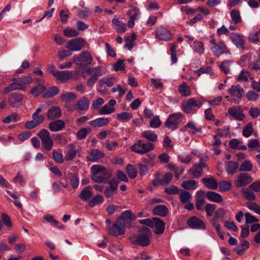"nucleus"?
Instances as JSON below:
<instances>
[{
    "mask_svg": "<svg viewBox=\"0 0 260 260\" xmlns=\"http://www.w3.org/2000/svg\"><path fill=\"white\" fill-rule=\"evenodd\" d=\"M46 89V87L42 84H39L38 86L34 87L30 91V93L34 95L37 96L43 93Z\"/></svg>",
    "mask_w": 260,
    "mask_h": 260,
    "instance_id": "obj_48",
    "label": "nucleus"
},
{
    "mask_svg": "<svg viewBox=\"0 0 260 260\" xmlns=\"http://www.w3.org/2000/svg\"><path fill=\"white\" fill-rule=\"evenodd\" d=\"M104 156V153L97 149L92 150L89 156H87V159L90 161H96Z\"/></svg>",
    "mask_w": 260,
    "mask_h": 260,
    "instance_id": "obj_33",
    "label": "nucleus"
},
{
    "mask_svg": "<svg viewBox=\"0 0 260 260\" xmlns=\"http://www.w3.org/2000/svg\"><path fill=\"white\" fill-rule=\"evenodd\" d=\"M130 18L137 20L140 15V11L136 7H132L127 12Z\"/></svg>",
    "mask_w": 260,
    "mask_h": 260,
    "instance_id": "obj_51",
    "label": "nucleus"
},
{
    "mask_svg": "<svg viewBox=\"0 0 260 260\" xmlns=\"http://www.w3.org/2000/svg\"><path fill=\"white\" fill-rule=\"evenodd\" d=\"M77 105L79 110L86 111L89 108V100L85 96H83L78 101Z\"/></svg>",
    "mask_w": 260,
    "mask_h": 260,
    "instance_id": "obj_36",
    "label": "nucleus"
},
{
    "mask_svg": "<svg viewBox=\"0 0 260 260\" xmlns=\"http://www.w3.org/2000/svg\"><path fill=\"white\" fill-rule=\"evenodd\" d=\"M253 131L252 123L249 122L243 127L242 134L245 137L248 138L252 134Z\"/></svg>",
    "mask_w": 260,
    "mask_h": 260,
    "instance_id": "obj_46",
    "label": "nucleus"
},
{
    "mask_svg": "<svg viewBox=\"0 0 260 260\" xmlns=\"http://www.w3.org/2000/svg\"><path fill=\"white\" fill-rule=\"evenodd\" d=\"M61 99L66 103H69L76 99L77 96L73 92H67L61 95Z\"/></svg>",
    "mask_w": 260,
    "mask_h": 260,
    "instance_id": "obj_57",
    "label": "nucleus"
},
{
    "mask_svg": "<svg viewBox=\"0 0 260 260\" xmlns=\"http://www.w3.org/2000/svg\"><path fill=\"white\" fill-rule=\"evenodd\" d=\"M239 168V164L236 161H229L225 165V169L227 173L231 175L236 173Z\"/></svg>",
    "mask_w": 260,
    "mask_h": 260,
    "instance_id": "obj_26",
    "label": "nucleus"
},
{
    "mask_svg": "<svg viewBox=\"0 0 260 260\" xmlns=\"http://www.w3.org/2000/svg\"><path fill=\"white\" fill-rule=\"evenodd\" d=\"M233 62L231 60H224L223 61L219 66L221 71L223 72L225 74H228L230 73L231 67Z\"/></svg>",
    "mask_w": 260,
    "mask_h": 260,
    "instance_id": "obj_42",
    "label": "nucleus"
},
{
    "mask_svg": "<svg viewBox=\"0 0 260 260\" xmlns=\"http://www.w3.org/2000/svg\"><path fill=\"white\" fill-rule=\"evenodd\" d=\"M91 132L90 128H82L78 131L76 134V136L79 139H83L86 137Z\"/></svg>",
    "mask_w": 260,
    "mask_h": 260,
    "instance_id": "obj_52",
    "label": "nucleus"
},
{
    "mask_svg": "<svg viewBox=\"0 0 260 260\" xmlns=\"http://www.w3.org/2000/svg\"><path fill=\"white\" fill-rule=\"evenodd\" d=\"M252 168V164L250 160H245L240 166L239 171V172H249L251 170Z\"/></svg>",
    "mask_w": 260,
    "mask_h": 260,
    "instance_id": "obj_47",
    "label": "nucleus"
},
{
    "mask_svg": "<svg viewBox=\"0 0 260 260\" xmlns=\"http://www.w3.org/2000/svg\"><path fill=\"white\" fill-rule=\"evenodd\" d=\"M69 180L71 185L74 189H77L79 184V179L78 176L74 173H69Z\"/></svg>",
    "mask_w": 260,
    "mask_h": 260,
    "instance_id": "obj_39",
    "label": "nucleus"
},
{
    "mask_svg": "<svg viewBox=\"0 0 260 260\" xmlns=\"http://www.w3.org/2000/svg\"><path fill=\"white\" fill-rule=\"evenodd\" d=\"M155 35L156 38L160 40L168 41L172 38V34L167 28L160 26L155 31Z\"/></svg>",
    "mask_w": 260,
    "mask_h": 260,
    "instance_id": "obj_11",
    "label": "nucleus"
},
{
    "mask_svg": "<svg viewBox=\"0 0 260 260\" xmlns=\"http://www.w3.org/2000/svg\"><path fill=\"white\" fill-rule=\"evenodd\" d=\"M48 119L52 120L59 118L61 116V111L59 107L53 106L50 108L47 113Z\"/></svg>",
    "mask_w": 260,
    "mask_h": 260,
    "instance_id": "obj_22",
    "label": "nucleus"
},
{
    "mask_svg": "<svg viewBox=\"0 0 260 260\" xmlns=\"http://www.w3.org/2000/svg\"><path fill=\"white\" fill-rule=\"evenodd\" d=\"M58 92L57 87L53 86L48 90L43 95V97L45 99L50 98L55 95Z\"/></svg>",
    "mask_w": 260,
    "mask_h": 260,
    "instance_id": "obj_55",
    "label": "nucleus"
},
{
    "mask_svg": "<svg viewBox=\"0 0 260 260\" xmlns=\"http://www.w3.org/2000/svg\"><path fill=\"white\" fill-rule=\"evenodd\" d=\"M64 126V122L61 119H58L50 122L48 127L51 131L56 132L61 131Z\"/></svg>",
    "mask_w": 260,
    "mask_h": 260,
    "instance_id": "obj_20",
    "label": "nucleus"
},
{
    "mask_svg": "<svg viewBox=\"0 0 260 260\" xmlns=\"http://www.w3.org/2000/svg\"><path fill=\"white\" fill-rule=\"evenodd\" d=\"M76 154L77 151L75 148L72 145L65 156V159L68 161L71 160L76 157Z\"/></svg>",
    "mask_w": 260,
    "mask_h": 260,
    "instance_id": "obj_60",
    "label": "nucleus"
},
{
    "mask_svg": "<svg viewBox=\"0 0 260 260\" xmlns=\"http://www.w3.org/2000/svg\"><path fill=\"white\" fill-rule=\"evenodd\" d=\"M141 135L143 138L146 139L149 141L148 142H154L157 140V135L152 131H144L142 133Z\"/></svg>",
    "mask_w": 260,
    "mask_h": 260,
    "instance_id": "obj_32",
    "label": "nucleus"
},
{
    "mask_svg": "<svg viewBox=\"0 0 260 260\" xmlns=\"http://www.w3.org/2000/svg\"><path fill=\"white\" fill-rule=\"evenodd\" d=\"M121 218H118L112 226L109 229V233L110 235L118 236L124 234L125 229V224L122 222Z\"/></svg>",
    "mask_w": 260,
    "mask_h": 260,
    "instance_id": "obj_7",
    "label": "nucleus"
},
{
    "mask_svg": "<svg viewBox=\"0 0 260 260\" xmlns=\"http://www.w3.org/2000/svg\"><path fill=\"white\" fill-rule=\"evenodd\" d=\"M86 72L88 75L96 79L103 75L102 67L101 66H96L92 68L87 67Z\"/></svg>",
    "mask_w": 260,
    "mask_h": 260,
    "instance_id": "obj_24",
    "label": "nucleus"
},
{
    "mask_svg": "<svg viewBox=\"0 0 260 260\" xmlns=\"http://www.w3.org/2000/svg\"><path fill=\"white\" fill-rule=\"evenodd\" d=\"M168 209L164 205H159L153 208L152 213L154 215L165 217L168 213Z\"/></svg>",
    "mask_w": 260,
    "mask_h": 260,
    "instance_id": "obj_27",
    "label": "nucleus"
},
{
    "mask_svg": "<svg viewBox=\"0 0 260 260\" xmlns=\"http://www.w3.org/2000/svg\"><path fill=\"white\" fill-rule=\"evenodd\" d=\"M117 118L120 120H129L133 117V114L125 112L119 113L117 115Z\"/></svg>",
    "mask_w": 260,
    "mask_h": 260,
    "instance_id": "obj_63",
    "label": "nucleus"
},
{
    "mask_svg": "<svg viewBox=\"0 0 260 260\" xmlns=\"http://www.w3.org/2000/svg\"><path fill=\"white\" fill-rule=\"evenodd\" d=\"M92 61V57L88 51L83 52L79 57H77L74 59L75 62L77 64H81L82 62H85L87 64H90Z\"/></svg>",
    "mask_w": 260,
    "mask_h": 260,
    "instance_id": "obj_18",
    "label": "nucleus"
},
{
    "mask_svg": "<svg viewBox=\"0 0 260 260\" xmlns=\"http://www.w3.org/2000/svg\"><path fill=\"white\" fill-rule=\"evenodd\" d=\"M63 34L68 38L74 37L78 36L79 31L72 28H67L63 30Z\"/></svg>",
    "mask_w": 260,
    "mask_h": 260,
    "instance_id": "obj_54",
    "label": "nucleus"
},
{
    "mask_svg": "<svg viewBox=\"0 0 260 260\" xmlns=\"http://www.w3.org/2000/svg\"><path fill=\"white\" fill-rule=\"evenodd\" d=\"M132 151L138 154H144L154 149V145L152 143L145 142L144 140H138L131 147Z\"/></svg>",
    "mask_w": 260,
    "mask_h": 260,
    "instance_id": "obj_3",
    "label": "nucleus"
},
{
    "mask_svg": "<svg viewBox=\"0 0 260 260\" xmlns=\"http://www.w3.org/2000/svg\"><path fill=\"white\" fill-rule=\"evenodd\" d=\"M229 93L237 98H241L244 93V89L239 85H233L228 89Z\"/></svg>",
    "mask_w": 260,
    "mask_h": 260,
    "instance_id": "obj_19",
    "label": "nucleus"
},
{
    "mask_svg": "<svg viewBox=\"0 0 260 260\" xmlns=\"http://www.w3.org/2000/svg\"><path fill=\"white\" fill-rule=\"evenodd\" d=\"M187 128L190 129V130L189 131V132L192 134H195L197 132L200 131V129L196 127L193 121H189L187 124L182 128V130L186 131Z\"/></svg>",
    "mask_w": 260,
    "mask_h": 260,
    "instance_id": "obj_56",
    "label": "nucleus"
},
{
    "mask_svg": "<svg viewBox=\"0 0 260 260\" xmlns=\"http://www.w3.org/2000/svg\"><path fill=\"white\" fill-rule=\"evenodd\" d=\"M86 44L83 39L79 38L68 42L66 47L71 51H78L84 48Z\"/></svg>",
    "mask_w": 260,
    "mask_h": 260,
    "instance_id": "obj_8",
    "label": "nucleus"
},
{
    "mask_svg": "<svg viewBox=\"0 0 260 260\" xmlns=\"http://www.w3.org/2000/svg\"><path fill=\"white\" fill-rule=\"evenodd\" d=\"M187 174L193 178H198L202 175L203 170L200 167L195 165L193 168L188 170Z\"/></svg>",
    "mask_w": 260,
    "mask_h": 260,
    "instance_id": "obj_35",
    "label": "nucleus"
},
{
    "mask_svg": "<svg viewBox=\"0 0 260 260\" xmlns=\"http://www.w3.org/2000/svg\"><path fill=\"white\" fill-rule=\"evenodd\" d=\"M181 186L185 189H195L197 187V182L193 180L183 181L181 183Z\"/></svg>",
    "mask_w": 260,
    "mask_h": 260,
    "instance_id": "obj_38",
    "label": "nucleus"
},
{
    "mask_svg": "<svg viewBox=\"0 0 260 260\" xmlns=\"http://www.w3.org/2000/svg\"><path fill=\"white\" fill-rule=\"evenodd\" d=\"M205 211L208 216H212L216 209V205L211 203H207L206 205Z\"/></svg>",
    "mask_w": 260,
    "mask_h": 260,
    "instance_id": "obj_62",
    "label": "nucleus"
},
{
    "mask_svg": "<svg viewBox=\"0 0 260 260\" xmlns=\"http://www.w3.org/2000/svg\"><path fill=\"white\" fill-rule=\"evenodd\" d=\"M114 111L115 109L113 107H111L109 105L106 104L99 110V114L101 115L110 114Z\"/></svg>",
    "mask_w": 260,
    "mask_h": 260,
    "instance_id": "obj_59",
    "label": "nucleus"
},
{
    "mask_svg": "<svg viewBox=\"0 0 260 260\" xmlns=\"http://www.w3.org/2000/svg\"><path fill=\"white\" fill-rule=\"evenodd\" d=\"M50 73H52L57 80L62 82H66L73 77V72L68 70H50Z\"/></svg>",
    "mask_w": 260,
    "mask_h": 260,
    "instance_id": "obj_9",
    "label": "nucleus"
},
{
    "mask_svg": "<svg viewBox=\"0 0 260 260\" xmlns=\"http://www.w3.org/2000/svg\"><path fill=\"white\" fill-rule=\"evenodd\" d=\"M41 139L44 148L47 151H50L53 145V140L50 137V133L46 129H42L38 134Z\"/></svg>",
    "mask_w": 260,
    "mask_h": 260,
    "instance_id": "obj_6",
    "label": "nucleus"
},
{
    "mask_svg": "<svg viewBox=\"0 0 260 260\" xmlns=\"http://www.w3.org/2000/svg\"><path fill=\"white\" fill-rule=\"evenodd\" d=\"M183 116L181 113L170 114L165 123V126L172 131L176 129L181 122Z\"/></svg>",
    "mask_w": 260,
    "mask_h": 260,
    "instance_id": "obj_4",
    "label": "nucleus"
},
{
    "mask_svg": "<svg viewBox=\"0 0 260 260\" xmlns=\"http://www.w3.org/2000/svg\"><path fill=\"white\" fill-rule=\"evenodd\" d=\"M230 37L232 42L237 48H244L245 41L242 36L237 32H234L230 34Z\"/></svg>",
    "mask_w": 260,
    "mask_h": 260,
    "instance_id": "obj_17",
    "label": "nucleus"
},
{
    "mask_svg": "<svg viewBox=\"0 0 260 260\" xmlns=\"http://www.w3.org/2000/svg\"><path fill=\"white\" fill-rule=\"evenodd\" d=\"M180 199L182 203H187L191 199V194L187 191L182 190L180 194Z\"/></svg>",
    "mask_w": 260,
    "mask_h": 260,
    "instance_id": "obj_49",
    "label": "nucleus"
},
{
    "mask_svg": "<svg viewBox=\"0 0 260 260\" xmlns=\"http://www.w3.org/2000/svg\"><path fill=\"white\" fill-rule=\"evenodd\" d=\"M252 181V177L247 173H242L237 176V179L235 182V185L237 187L246 186Z\"/></svg>",
    "mask_w": 260,
    "mask_h": 260,
    "instance_id": "obj_13",
    "label": "nucleus"
},
{
    "mask_svg": "<svg viewBox=\"0 0 260 260\" xmlns=\"http://www.w3.org/2000/svg\"><path fill=\"white\" fill-rule=\"evenodd\" d=\"M187 224L191 229L204 230L206 228L204 222L196 216L189 218L187 221Z\"/></svg>",
    "mask_w": 260,
    "mask_h": 260,
    "instance_id": "obj_15",
    "label": "nucleus"
},
{
    "mask_svg": "<svg viewBox=\"0 0 260 260\" xmlns=\"http://www.w3.org/2000/svg\"><path fill=\"white\" fill-rule=\"evenodd\" d=\"M52 156L54 160L58 163L62 164L63 162V157L61 153L57 152L54 150L52 151Z\"/></svg>",
    "mask_w": 260,
    "mask_h": 260,
    "instance_id": "obj_64",
    "label": "nucleus"
},
{
    "mask_svg": "<svg viewBox=\"0 0 260 260\" xmlns=\"http://www.w3.org/2000/svg\"><path fill=\"white\" fill-rule=\"evenodd\" d=\"M211 50L214 55L217 57L220 56L223 54H228L230 52L228 47L223 41L219 42L218 44L215 45V46H212L211 47Z\"/></svg>",
    "mask_w": 260,
    "mask_h": 260,
    "instance_id": "obj_12",
    "label": "nucleus"
},
{
    "mask_svg": "<svg viewBox=\"0 0 260 260\" xmlns=\"http://www.w3.org/2000/svg\"><path fill=\"white\" fill-rule=\"evenodd\" d=\"M207 198L210 201L220 203L223 200L222 197L219 193L213 191H208L206 194Z\"/></svg>",
    "mask_w": 260,
    "mask_h": 260,
    "instance_id": "obj_28",
    "label": "nucleus"
},
{
    "mask_svg": "<svg viewBox=\"0 0 260 260\" xmlns=\"http://www.w3.org/2000/svg\"><path fill=\"white\" fill-rule=\"evenodd\" d=\"M242 193L243 194V196L247 200L252 201L255 198V196L252 191L248 188H243L241 190Z\"/></svg>",
    "mask_w": 260,
    "mask_h": 260,
    "instance_id": "obj_50",
    "label": "nucleus"
},
{
    "mask_svg": "<svg viewBox=\"0 0 260 260\" xmlns=\"http://www.w3.org/2000/svg\"><path fill=\"white\" fill-rule=\"evenodd\" d=\"M173 176L170 173H167L160 181V184L163 186L168 184L172 180Z\"/></svg>",
    "mask_w": 260,
    "mask_h": 260,
    "instance_id": "obj_61",
    "label": "nucleus"
},
{
    "mask_svg": "<svg viewBox=\"0 0 260 260\" xmlns=\"http://www.w3.org/2000/svg\"><path fill=\"white\" fill-rule=\"evenodd\" d=\"M112 24L114 26H117L116 29L117 33H124L126 29V25L125 23L118 20L115 16L112 20Z\"/></svg>",
    "mask_w": 260,
    "mask_h": 260,
    "instance_id": "obj_31",
    "label": "nucleus"
},
{
    "mask_svg": "<svg viewBox=\"0 0 260 260\" xmlns=\"http://www.w3.org/2000/svg\"><path fill=\"white\" fill-rule=\"evenodd\" d=\"M91 179L96 183H106L112 173L110 170L100 165H94L91 167Z\"/></svg>",
    "mask_w": 260,
    "mask_h": 260,
    "instance_id": "obj_2",
    "label": "nucleus"
},
{
    "mask_svg": "<svg viewBox=\"0 0 260 260\" xmlns=\"http://www.w3.org/2000/svg\"><path fill=\"white\" fill-rule=\"evenodd\" d=\"M153 223L155 229V233L158 235L162 234L165 226L163 221L158 218H154Z\"/></svg>",
    "mask_w": 260,
    "mask_h": 260,
    "instance_id": "obj_29",
    "label": "nucleus"
},
{
    "mask_svg": "<svg viewBox=\"0 0 260 260\" xmlns=\"http://www.w3.org/2000/svg\"><path fill=\"white\" fill-rule=\"evenodd\" d=\"M93 195L92 189L90 186L84 187L79 194L80 199L82 201L88 200Z\"/></svg>",
    "mask_w": 260,
    "mask_h": 260,
    "instance_id": "obj_30",
    "label": "nucleus"
},
{
    "mask_svg": "<svg viewBox=\"0 0 260 260\" xmlns=\"http://www.w3.org/2000/svg\"><path fill=\"white\" fill-rule=\"evenodd\" d=\"M23 95L19 92H14L9 95L8 102L13 108H19L22 105Z\"/></svg>",
    "mask_w": 260,
    "mask_h": 260,
    "instance_id": "obj_10",
    "label": "nucleus"
},
{
    "mask_svg": "<svg viewBox=\"0 0 260 260\" xmlns=\"http://www.w3.org/2000/svg\"><path fill=\"white\" fill-rule=\"evenodd\" d=\"M192 47L193 51L198 54H201L204 52V45L201 42L194 41Z\"/></svg>",
    "mask_w": 260,
    "mask_h": 260,
    "instance_id": "obj_43",
    "label": "nucleus"
},
{
    "mask_svg": "<svg viewBox=\"0 0 260 260\" xmlns=\"http://www.w3.org/2000/svg\"><path fill=\"white\" fill-rule=\"evenodd\" d=\"M116 78L114 77H105L100 79L99 81V86L102 88V86L106 85L108 87H111L116 81Z\"/></svg>",
    "mask_w": 260,
    "mask_h": 260,
    "instance_id": "obj_34",
    "label": "nucleus"
},
{
    "mask_svg": "<svg viewBox=\"0 0 260 260\" xmlns=\"http://www.w3.org/2000/svg\"><path fill=\"white\" fill-rule=\"evenodd\" d=\"M246 207L251 211L260 215V206L254 202H247Z\"/></svg>",
    "mask_w": 260,
    "mask_h": 260,
    "instance_id": "obj_58",
    "label": "nucleus"
},
{
    "mask_svg": "<svg viewBox=\"0 0 260 260\" xmlns=\"http://www.w3.org/2000/svg\"><path fill=\"white\" fill-rule=\"evenodd\" d=\"M110 187L107 188L105 191V194L107 198H111L115 193L118 188V182L114 179L109 181Z\"/></svg>",
    "mask_w": 260,
    "mask_h": 260,
    "instance_id": "obj_21",
    "label": "nucleus"
},
{
    "mask_svg": "<svg viewBox=\"0 0 260 260\" xmlns=\"http://www.w3.org/2000/svg\"><path fill=\"white\" fill-rule=\"evenodd\" d=\"M126 171L130 178L134 179L137 174V169L132 165H129L126 168Z\"/></svg>",
    "mask_w": 260,
    "mask_h": 260,
    "instance_id": "obj_53",
    "label": "nucleus"
},
{
    "mask_svg": "<svg viewBox=\"0 0 260 260\" xmlns=\"http://www.w3.org/2000/svg\"><path fill=\"white\" fill-rule=\"evenodd\" d=\"M110 119L108 118L100 117L94 120L90 121L89 124L94 127H100L108 124Z\"/></svg>",
    "mask_w": 260,
    "mask_h": 260,
    "instance_id": "obj_23",
    "label": "nucleus"
},
{
    "mask_svg": "<svg viewBox=\"0 0 260 260\" xmlns=\"http://www.w3.org/2000/svg\"><path fill=\"white\" fill-rule=\"evenodd\" d=\"M228 114L238 121H243L245 116L240 108H237L235 106L228 109Z\"/></svg>",
    "mask_w": 260,
    "mask_h": 260,
    "instance_id": "obj_16",
    "label": "nucleus"
},
{
    "mask_svg": "<svg viewBox=\"0 0 260 260\" xmlns=\"http://www.w3.org/2000/svg\"><path fill=\"white\" fill-rule=\"evenodd\" d=\"M202 105L203 103L201 101H197L194 98H190L182 102V109L187 114L194 113L197 111L195 108L199 109Z\"/></svg>",
    "mask_w": 260,
    "mask_h": 260,
    "instance_id": "obj_5",
    "label": "nucleus"
},
{
    "mask_svg": "<svg viewBox=\"0 0 260 260\" xmlns=\"http://www.w3.org/2000/svg\"><path fill=\"white\" fill-rule=\"evenodd\" d=\"M104 202L103 196L100 194L96 195L93 197L88 203V205L90 207H94L98 206Z\"/></svg>",
    "mask_w": 260,
    "mask_h": 260,
    "instance_id": "obj_37",
    "label": "nucleus"
},
{
    "mask_svg": "<svg viewBox=\"0 0 260 260\" xmlns=\"http://www.w3.org/2000/svg\"><path fill=\"white\" fill-rule=\"evenodd\" d=\"M178 90L180 94L183 96H187L191 94L190 88L185 82H183L179 85Z\"/></svg>",
    "mask_w": 260,
    "mask_h": 260,
    "instance_id": "obj_40",
    "label": "nucleus"
},
{
    "mask_svg": "<svg viewBox=\"0 0 260 260\" xmlns=\"http://www.w3.org/2000/svg\"><path fill=\"white\" fill-rule=\"evenodd\" d=\"M139 233L134 234L129 237L130 242L138 246H147L150 244L152 233L150 230L146 227H142L139 230Z\"/></svg>",
    "mask_w": 260,
    "mask_h": 260,
    "instance_id": "obj_1",
    "label": "nucleus"
},
{
    "mask_svg": "<svg viewBox=\"0 0 260 260\" xmlns=\"http://www.w3.org/2000/svg\"><path fill=\"white\" fill-rule=\"evenodd\" d=\"M230 16L232 20L235 24H238L242 22L240 11L238 10L234 9L232 10L230 12Z\"/></svg>",
    "mask_w": 260,
    "mask_h": 260,
    "instance_id": "obj_41",
    "label": "nucleus"
},
{
    "mask_svg": "<svg viewBox=\"0 0 260 260\" xmlns=\"http://www.w3.org/2000/svg\"><path fill=\"white\" fill-rule=\"evenodd\" d=\"M219 190L221 192H224L231 189L232 183L230 181H222L218 183Z\"/></svg>",
    "mask_w": 260,
    "mask_h": 260,
    "instance_id": "obj_45",
    "label": "nucleus"
},
{
    "mask_svg": "<svg viewBox=\"0 0 260 260\" xmlns=\"http://www.w3.org/2000/svg\"><path fill=\"white\" fill-rule=\"evenodd\" d=\"M202 181L204 185L209 189L215 190L218 187V182L215 179L211 177L209 178H204Z\"/></svg>",
    "mask_w": 260,
    "mask_h": 260,
    "instance_id": "obj_25",
    "label": "nucleus"
},
{
    "mask_svg": "<svg viewBox=\"0 0 260 260\" xmlns=\"http://www.w3.org/2000/svg\"><path fill=\"white\" fill-rule=\"evenodd\" d=\"M12 81L15 83L16 87H19L20 89H17V90H20L25 91L26 88L25 85L29 84L32 81V79L29 76L24 77L18 78H13Z\"/></svg>",
    "mask_w": 260,
    "mask_h": 260,
    "instance_id": "obj_14",
    "label": "nucleus"
},
{
    "mask_svg": "<svg viewBox=\"0 0 260 260\" xmlns=\"http://www.w3.org/2000/svg\"><path fill=\"white\" fill-rule=\"evenodd\" d=\"M42 111L41 108H38L35 112L32 114V118L39 124L42 123L44 120V117L42 115H40L39 113Z\"/></svg>",
    "mask_w": 260,
    "mask_h": 260,
    "instance_id": "obj_44",
    "label": "nucleus"
}]
</instances>
